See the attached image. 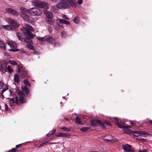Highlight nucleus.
<instances>
[{
    "instance_id": "3",
    "label": "nucleus",
    "mask_w": 152,
    "mask_h": 152,
    "mask_svg": "<svg viewBox=\"0 0 152 152\" xmlns=\"http://www.w3.org/2000/svg\"><path fill=\"white\" fill-rule=\"evenodd\" d=\"M60 2L57 4L56 7L58 9H64L66 7H72V5L68 0H60Z\"/></svg>"
},
{
    "instance_id": "10",
    "label": "nucleus",
    "mask_w": 152,
    "mask_h": 152,
    "mask_svg": "<svg viewBox=\"0 0 152 152\" xmlns=\"http://www.w3.org/2000/svg\"><path fill=\"white\" fill-rule=\"evenodd\" d=\"M5 10L7 12L11 13L14 15H19V13L16 11L11 8H6Z\"/></svg>"
},
{
    "instance_id": "31",
    "label": "nucleus",
    "mask_w": 152,
    "mask_h": 152,
    "mask_svg": "<svg viewBox=\"0 0 152 152\" xmlns=\"http://www.w3.org/2000/svg\"><path fill=\"white\" fill-rule=\"evenodd\" d=\"M9 62L13 65H16L17 64V62L13 60H10L9 61Z\"/></svg>"
},
{
    "instance_id": "51",
    "label": "nucleus",
    "mask_w": 152,
    "mask_h": 152,
    "mask_svg": "<svg viewBox=\"0 0 152 152\" xmlns=\"http://www.w3.org/2000/svg\"><path fill=\"white\" fill-rule=\"evenodd\" d=\"M63 16H62V18H64V19H68V18L66 16V15H62Z\"/></svg>"
},
{
    "instance_id": "52",
    "label": "nucleus",
    "mask_w": 152,
    "mask_h": 152,
    "mask_svg": "<svg viewBox=\"0 0 152 152\" xmlns=\"http://www.w3.org/2000/svg\"><path fill=\"white\" fill-rule=\"evenodd\" d=\"M56 129H54L52 132H51V133H52V134L53 135V134H54L56 132Z\"/></svg>"
},
{
    "instance_id": "29",
    "label": "nucleus",
    "mask_w": 152,
    "mask_h": 152,
    "mask_svg": "<svg viewBox=\"0 0 152 152\" xmlns=\"http://www.w3.org/2000/svg\"><path fill=\"white\" fill-rule=\"evenodd\" d=\"M90 127H83L81 128L80 130L82 132H85L90 129Z\"/></svg>"
},
{
    "instance_id": "63",
    "label": "nucleus",
    "mask_w": 152,
    "mask_h": 152,
    "mask_svg": "<svg viewBox=\"0 0 152 152\" xmlns=\"http://www.w3.org/2000/svg\"><path fill=\"white\" fill-rule=\"evenodd\" d=\"M151 152H152V151H151Z\"/></svg>"
},
{
    "instance_id": "32",
    "label": "nucleus",
    "mask_w": 152,
    "mask_h": 152,
    "mask_svg": "<svg viewBox=\"0 0 152 152\" xmlns=\"http://www.w3.org/2000/svg\"><path fill=\"white\" fill-rule=\"evenodd\" d=\"M7 69L10 72H12L13 71L11 66L8 65L7 68Z\"/></svg>"
},
{
    "instance_id": "4",
    "label": "nucleus",
    "mask_w": 152,
    "mask_h": 152,
    "mask_svg": "<svg viewBox=\"0 0 152 152\" xmlns=\"http://www.w3.org/2000/svg\"><path fill=\"white\" fill-rule=\"evenodd\" d=\"M33 6L39 8H44L46 10L48 9L49 7L45 2H42L37 0H34L31 1Z\"/></svg>"
},
{
    "instance_id": "58",
    "label": "nucleus",
    "mask_w": 152,
    "mask_h": 152,
    "mask_svg": "<svg viewBox=\"0 0 152 152\" xmlns=\"http://www.w3.org/2000/svg\"><path fill=\"white\" fill-rule=\"evenodd\" d=\"M149 122L152 125V120H150L149 121Z\"/></svg>"
},
{
    "instance_id": "55",
    "label": "nucleus",
    "mask_w": 152,
    "mask_h": 152,
    "mask_svg": "<svg viewBox=\"0 0 152 152\" xmlns=\"http://www.w3.org/2000/svg\"><path fill=\"white\" fill-rule=\"evenodd\" d=\"M18 97H16L15 98V103H17L18 102Z\"/></svg>"
},
{
    "instance_id": "1",
    "label": "nucleus",
    "mask_w": 152,
    "mask_h": 152,
    "mask_svg": "<svg viewBox=\"0 0 152 152\" xmlns=\"http://www.w3.org/2000/svg\"><path fill=\"white\" fill-rule=\"evenodd\" d=\"M22 31L23 32L24 35L29 38H26L24 39V41L27 43L31 44H32V42L31 39L33 38L34 35L32 33L30 32V31H34V28L30 25L27 24H25L24 27L21 29Z\"/></svg>"
},
{
    "instance_id": "38",
    "label": "nucleus",
    "mask_w": 152,
    "mask_h": 152,
    "mask_svg": "<svg viewBox=\"0 0 152 152\" xmlns=\"http://www.w3.org/2000/svg\"><path fill=\"white\" fill-rule=\"evenodd\" d=\"M46 21L49 24L52 25L53 23V21L50 19L46 20Z\"/></svg>"
},
{
    "instance_id": "47",
    "label": "nucleus",
    "mask_w": 152,
    "mask_h": 152,
    "mask_svg": "<svg viewBox=\"0 0 152 152\" xmlns=\"http://www.w3.org/2000/svg\"><path fill=\"white\" fill-rule=\"evenodd\" d=\"M4 106L5 107V110H8V107L7 104L6 103L4 104Z\"/></svg>"
},
{
    "instance_id": "41",
    "label": "nucleus",
    "mask_w": 152,
    "mask_h": 152,
    "mask_svg": "<svg viewBox=\"0 0 152 152\" xmlns=\"http://www.w3.org/2000/svg\"><path fill=\"white\" fill-rule=\"evenodd\" d=\"M10 51L15 52V51H18V49H10Z\"/></svg>"
},
{
    "instance_id": "37",
    "label": "nucleus",
    "mask_w": 152,
    "mask_h": 152,
    "mask_svg": "<svg viewBox=\"0 0 152 152\" xmlns=\"http://www.w3.org/2000/svg\"><path fill=\"white\" fill-rule=\"evenodd\" d=\"M26 46L28 48L31 50H33L34 49V47L31 45H27Z\"/></svg>"
},
{
    "instance_id": "46",
    "label": "nucleus",
    "mask_w": 152,
    "mask_h": 152,
    "mask_svg": "<svg viewBox=\"0 0 152 152\" xmlns=\"http://www.w3.org/2000/svg\"><path fill=\"white\" fill-rule=\"evenodd\" d=\"M77 3L79 4H82L83 3V0H78Z\"/></svg>"
},
{
    "instance_id": "57",
    "label": "nucleus",
    "mask_w": 152,
    "mask_h": 152,
    "mask_svg": "<svg viewBox=\"0 0 152 152\" xmlns=\"http://www.w3.org/2000/svg\"><path fill=\"white\" fill-rule=\"evenodd\" d=\"M21 145V144H20L18 145H17L16 146V147H17V148H18L19 147V146Z\"/></svg>"
},
{
    "instance_id": "39",
    "label": "nucleus",
    "mask_w": 152,
    "mask_h": 152,
    "mask_svg": "<svg viewBox=\"0 0 152 152\" xmlns=\"http://www.w3.org/2000/svg\"><path fill=\"white\" fill-rule=\"evenodd\" d=\"M103 122L104 123V124H104L110 126L111 125L109 121H104Z\"/></svg>"
},
{
    "instance_id": "17",
    "label": "nucleus",
    "mask_w": 152,
    "mask_h": 152,
    "mask_svg": "<svg viewBox=\"0 0 152 152\" xmlns=\"http://www.w3.org/2000/svg\"><path fill=\"white\" fill-rule=\"evenodd\" d=\"M56 136L57 137H68L70 135L66 133H59L58 134H56Z\"/></svg>"
},
{
    "instance_id": "18",
    "label": "nucleus",
    "mask_w": 152,
    "mask_h": 152,
    "mask_svg": "<svg viewBox=\"0 0 152 152\" xmlns=\"http://www.w3.org/2000/svg\"><path fill=\"white\" fill-rule=\"evenodd\" d=\"M21 16L26 22H28L29 20V17L26 14H21Z\"/></svg>"
},
{
    "instance_id": "13",
    "label": "nucleus",
    "mask_w": 152,
    "mask_h": 152,
    "mask_svg": "<svg viewBox=\"0 0 152 152\" xmlns=\"http://www.w3.org/2000/svg\"><path fill=\"white\" fill-rule=\"evenodd\" d=\"M44 13L46 15L47 17L49 19H52L53 16L51 12L47 10H44Z\"/></svg>"
},
{
    "instance_id": "45",
    "label": "nucleus",
    "mask_w": 152,
    "mask_h": 152,
    "mask_svg": "<svg viewBox=\"0 0 152 152\" xmlns=\"http://www.w3.org/2000/svg\"><path fill=\"white\" fill-rule=\"evenodd\" d=\"M66 35V34L65 32H63L61 34V35L62 37H64Z\"/></svg>"
},
{
    "instance_id": "25",
    "label": "nucleus",
    "mask_w": 152,
    "mask_h": 152,
    "mask_svg": "<svg viewBox=\"0 0 152 152\" xmlns=\"http://www.w3.org/2000/svg\"><path fill=\"white\" fill-rule=\"evenodd\" d=\"M60 129L66 132H69L71 131V129L70 128H67L64 126L61 127Z\"/></svg>"
},
{
    "instance_id": "5",
    "label": "nucleus",
    "mask_w": 152,
    "mask_h": 152,
    "mask_svg": "<svg viewBox=\"0 0 152 152\" xmlns=\"http://www.w3.org/2000/svg\"><path fill=\"white\" fill-rule=\"evenodd\" d=\"M29 15L31 16H38L40 15L42 12L38 8L33 7L30 9Z\"/></svg>"
},
{
    "instance_id": "42",
    "label": "nucleus",
    "mask_w": 152,
    "mask_h": 152,
    "mask_svg": "<svg viewBox=\"0 0 152 152\" xmlns=\"http://www.w3.org/2000/svg\"><path fill=\"white\" fill-rule=\"evenodd\" d=\"M16 149L15 148H13L11 150H9V152H15L16 151Z\"/></svg>"
},
{
    "instance_id": "48",
    "label": "nucleus",
    "mask_w": 152,
    "mask_h": 152,
    "mask_svg": "<svg viewBox=\"0 0 152 152\" xmlns=\"http://www.w3.org/2000/svg\"><path fill=\"white\" fill-rule=\"evenodd\" d=\"M60 45V43L59 42H56L54 44V45L55 46H57Z\"/></svg>"
},
{
    "instance_id": "30",
    "label": "nucleus",
    "mask_w": 152,
    "mask_h": 152,
    "mask_svg": "<svg viewBox=\"0 0 152 152\" xmlns=\"http://www.w3.org/2000/svg\"><path fill=\"white\" fill-rule=\"evenodd\" d=\"M6 87H8L7 86H6V85L4 84V83H2L0 81V88L1 89H2L3 90Z\"/></svg>"
},
{
    "instance_id": "60",
    "label": "nucleus",
    "mask_w": 152,
    "mask_h": 152,
    "mask_svg": "<svg viewBox=\"0 0 152 152\" xmlns=\"http://www.w3.org/2000/svg\"><path fill=\"white\" fill-rule=\"evenodd\" d=\"M2 104H4V103H2Z\"/></svg>"
},
{
    "instance_id": "40",
    "label": "nucleus",
    "mask_w": 152,
    "mask_h": 152,
    "mask_svg": "<svg viewBox=\"0 0 152 152\" xmlns=\"http://www.w3.org/2000/svg\"><path fill=\"white\" fill-rule=\"evenodd\" d=\"M24 83L26 85H29L30 84L29 83L27 80H25L24 81Z\"/></svg>"
},
{
    "instance_id": "14",
    "label": "nucleus",
    "mask_w": 152,
    "mask_h": 152,
    "mask_svg": "<svg viewBox=\"0 0 152 152\" xmlns=\"http://www.w3.org/2000/svg\"><path fill=\"white\" fill-rule=\"evenodd\" d=\"M6 43L9 45L11 48H15L17 47V44L12 41L8 40L7 41Z\"/></svg>"
},
{
    "instance_id": "8",
    "label": "nucleus",
    "mask_w": 152,
    "mask_h": 152,
    "mask_svg": "<svg viewBox=\"0 0 152 152\" xmlns=\"http://www.w3.org/2000/svg\"><path fill=\"white\" fill-rule=\"evenodd\" d=\"M122 148L126 152H133L131 146L127 144L123 145Z\"/></svg>"
},
{
    "instance_id": "44",
    "label": "nucleus",
    "mask_w": 152,
    "mask_h": 152,
    "mask_svg": "<svg viewBox=\"0 0 152 152\" xmlns=\"http://www.w3.org/2000/svg\"><path fill=\"white\" fill-rule=\"evenodd\" d=\"M16 71L17 72H19L20 71V67L19 66H17V67L16 69Z\"/></svg>"
},
{
    "instance_id": "28",
    "label": "nucleus",
    "mask_w": 152,
    "mask_h": 152,
    "mask_svg": "<svg viewBox=\"0 0 152 152\" xmlns=\"http://www.w3.org/2000/svg\"><path fill=\"white\" fill-rule=\"evenodd\" d=\"M14 80L15 82L16 83H18L19 82V77L18 75L17 74H15L14 75Z\"/></svg>"
},
{
    "instance_id": "21",
    "label": "nucleus",
    "mask_w": 152,
    "mask_h": 152,
    "mask_svg": "<svg viewBox=\"0 0 152 152\" xmlns=\"http://www.w3.org/2000/svg\"><path fill=\"white\" fill-rule=\"evenodd\" d=\"M6 44L5 43L0 40V48L3 50H5L6 49Z\"/></svg>"
},
{
    "instance_id": "2",
    "label": "nucleus",
    "mask_w": 152,
    "mask_h": 152,
    "mask_svg": "<svg viewBox=\"0 0 152 152\" xmlns=\"http://www.w3.org/2000/svg\"><path fill=\"white\" fill-rule=\"evenodd\" d=\"M116 124L119 128L123 129V131L127 133L136 134L137 135V136L140 135L142 136V137H144L145 135L147 134L146 132L144 131H132L129 129V128L130 127V126H126L121 123H119V122H117Z\"/></svg>"
},
{
    "instance_id": "19",
    "label": "nucleus",
    "mask_w": 152,
    "mask_h": 152,
    "mask_svg": "<svg viewBox=\"0 0 152 152\" xmlns=\"http://www.w3.org/2000/svg\"><path fill=\"white\" fill-rule=\"evenodd\" d=\"M47 41L49 43H53L55 41V39L51 37H48L46 39Z\"/></svg>"
},
{
    "instance_id": "20",
    "label": "nucleus",
    "mask_w": 152,
    "mask_h": 152,
    "mask_svg": "<svg viewBox=\"0 0 152 152\" xmlns=\"http://www.w3.org/2000/svg\"><path fill=\"white\" fill-rule=\"evenodd\" d=\"M8 102L9 103L10 106H12L15 104V101L14 98L11 99H8Z\"/></svg>"
},
{
    "instance_id": "27",
    "label": "nucleus",
    "mask_w": 152,
    "mask_h": 152,
    "mask_svg": "<svg viewBox=\"0 0 152 152\" xmlns=\"http://www.w3.org/2000/svg\"><path fill=\"white\" fill-rule=\"evenodd\" d=\"M8 87H6L4 88L3 90H2L1 91V92L0 93V95L1 96L4 98V96L3 95V94L6 91L8 90Z\"/></svg>"
},
{
    "instance_id": "36",
    "label": "nucleus",
    "mask_w": 152,
    "mask_h": 152,
    "mask_svg": "<svg viewBox=\"0 0 152 152\" xmlns=\"http://www.w3.org/2000/svg\"><path fill=\"white\" fill-rule=\"evenodd\" d=\"M37 39L41 42H43L45 41V39L44 37L41 38L38 37Z\"/></svg>"
},
{
    "instance_id": "16",
    "label": "nucleus",
    "mask_w": 152,
    "mask_h": 152,
    "mask_svg": "<svg viewBox=\"0 0 152 152\" xmlns=\"http://www.w3.org/2000/svg\"><path fill=\"white\" fill-rule=\"evenodd\" d=\"M1 28H4L7 30L9 31L12 30L13 28L10 25H1L0 26V29Z\"/></svg>"
},
{
    "instance_id": "49",
    "label": "nucleus",
    "mask_w": 152,
    "mask_h": 152,
    "mask_svg": "<svg viewBox=\"0 0 152 152\" xmlns=\"http://www.w3.org/2000/svg\"><path fill=\"white\" fill-rule=\"evenodd\" d=\"M48 143V142H43V143H42L41 144H40V145L45 146V145H46Z\"/></svg>"
},
{
    "instance_id": "34",
    "label": "nucleus",
    "mask_w": 152,
    "mask_h": 152,
    "mask_svg": "<svg viewBox=\"0 0 152 152\" xmlns=\"http://www.w3.org/2000/svg\"><path fill=\"white\" fill-rule=\"evenodd\" d=\"M73 21L75 23H78L79 22V20L78 17H75L73 20Z\"/></svg>"
},
{
    "instance_id": "24",
    "label": "nucleus",
    "mask_w": 152,
    "mask_h": 152,
    "mask_svg": "<svg viewBox=\"0 0 152 152\" xmlns=\"http://www.w3.org/2000/svg\"><path fill=\"white\" fill-rule=\"evenodd\" d=\"M19 101L21 103H23L26 102L24 97L23 96H20L19 97Z\"/></svg>"
},
{
    "instance_id": "35",
    "label": "nucleus",
    "mask_w": 152,
    "mask_h": 152,
    "mask_svg": "<svg viewBox=\"0 0 152 152\" xmlns=\"http://www.w3.org/2000/svg\"><path fill=\"white\" fill-rule=\"evenodd\" d=\"M24 90L25 93L27 94H28L29 93V90L27 88L26 86L24 87Z\"/></svg>"
},
{
    "instance_id": "50",
    "label": "nucleus",
    "mask_w": 152,
    "mask_h": 152,
    "mask_svg": "<svg viewBox=\"0 0 152 152\" xmlns=\"http://www.w3.org/2000/svg\"><path fill=\"white\" fill-rule=\"evenodd\" d=\"M138 152H148L147 150L145 149H144L143 150H140Z\"/></svg>"
},
{
    "instance_id": "11",
    "label": "nucleus",
    "mask_w": 152,
    "mask_h": 152,
    "mask_svg": "<svg viewBox=\"0 0 152 152\" xmlns=\"http://www.w3.org/2000/svg\"><path fill=\"white\" fill-rule=\"evenodd\" d=\"M7 62L6 61H4L1 64V69L2 70L3 72H7Z\"/></svg>"
},
{
    "instance_id": "59",
    "label": "nucleus",
    "mask_w": 152,
    "mask_h": 152,
    "mask_svg": "<svg viewBox=\"0 0 152 152\" xmlns=\"http://www.w3.org/2000/svg\"><path fill=\"white\" fill-rule=\"evenodd\" d=\"M65 119V120H66V121H68V120H68V119Z\"/></svg>"
},
{
    "instance_id": "9",
    "label": "nucleus",
    "mask_w": 152,
    "mask_h": 152,
    "mask_svg": "<svg viewBox=\"0 0 152 152\" xmlns=\"http://www.w3.org/2000/svg\"><path fill=\"white\" fill-rule=\"evenodd\" d=\"M57 23L59 26H62L61 24L63 23L67 25L70 24V23L68 21L64 19H60L57 20Z\"/></svg>"
},
{
    "instance_id": "62",
    "label": "nucleus",
    "mask_w": 152,
    "mask_h": 152,
    "mask_svg": "<svg viewBox=\"0 0 152 152\" xmlns=\"http://www.w3.org/2000/svg\"><path fill=\"white\" fill-rule=\"evenodd\" d=\"M115 118V119H116V118Z\"/></svg>"
},
{
    "instance_id": "22",
    "label": "nucleus",
    "mask_w": 152,
    "mask_h": 152,
    "mask_svg": "<svg viewBox=\"0 0 152 152\" xmlns=\"http://www.w3.org/2000/svg\"><path fill=\"white\" fill-rule=\"evenodd\" d=\"M21 76L22 77H28L27 72L26 71H21L20 72Z\"/></svg>"
},
{
    "instance_id": "43",
    "label": "nucleus",
    "mask_w": 152,
    "mask_h": 152,
    "mask_svg": "<svg viewBox=\"0 0 152 152\" xmlns=\"http://www.w3.org/2000/svg\"><path fill=\"white\" fill-rule=\"evenodd\" d=\"M52 28L51 27L49 26L48 27V30L49 32L51 33L52 31Z\"/></svg>"
},
{
    "instance_id": "6",
    "label": "nucleus",
    "mask_w": 152,
    "mask_h": 152,
    "mask_svg": "<svg viewBox=\"0 0 152 152\" xmlns=\"http://www.w3.org/2000/svg\"><path fill=\"white\" fill-rule=\"evenodd\" d=\"M99 124L102 127H104L103 123L99 120L92 119L91 121V125L92 126H95Z\"/></svg>"
},
{
    "instance_id": "33",
    "label": "nucleus",
    "mask_w": 152,
    "mask_h": 152,
    "mask_svg": "<svg viewBox=\"0 0 152 152\" xmlns=\"http://www.w3.org/2000/svg\"><path fill=\"white\" fill-rule=\"evenodd\" d=\"M17 36L18 39L22 41V34L19 33H18L17 34Z\"/></svg>"
},
{
    "instance_id": "15",
    "label": "nucleus",
    "mask_w": 152,
    "mask_h": 152,
    "mask_svg": "<svg viewBox=\"0 0 152 152\" xmlns=\"http://www.w3.org/2000/svg\"><path fill=\"white\" fill-rule=\"evenodd\" d=\"M20 10L21 12V14H28L29 15L30 9H27L23 7H21L20 8Z\"/></svg>"
},
{
    "instance_id": "12",
    "label": "nucleus",
    "mask_w": 152,
    "mask_h": 152,
    "mask_svg": "<svg viewBox=\"0 0 152 152\" xmlns=\"http://www.w3.org/2000/svg\"><path fill=\"white\" fill-rule=\"evenodd\" d=\"M102 137L103 140L107 142L111 141L113 138L112 136L109 134H106L104 136H102Z\"/></svg>"
},
{
    "instance_id": "26",
    "label": "nucleus",
    "mask_w": 152,
    "mask_h": 152,
    "mask_svg": "<svg viewBox=\"0 0 152 152\" xmlns=\"http://www.w3.org/2000/svg\"><path fill=\"white\" fill-rule=\"evenodd\" d=\"M69 1L72 5V7H77V2L75 1L74 0H69Z\"/></svg>"
},
{
    "instance_id": "53",
    "label": "nucleus",
    "mask_w": 152,
    "mask_h": 152,
    "mask_svg": "<svg viewBox=\"0 0 152 152\" xmlns=\"http://www.w3.org/2000/svg\"><path fill=\"white\" fill-rule=\"evenodd\" d=\"M130 124L133 125H134L135 124L134 122L132 121H130Z\"/></svg>"
},
{
    "instance_id": "7",
    "label": "nucleus",
    "mask_w": 152,
    "mask_h": 152,
    "mask_svg": "<svg viewBox=\"0 0 152 152\" xmlns=\"http://www.w3.org/2000/svg\"><path fill=\"white\" fill-rule=\"evenodd\" d=\"M7 22L11 26L17 27H18V24L13 19L11 18H8L7 19Z\"/></svg>"
},
{
    "instance_id": "23",
    "label": "nucleus",
    "mask_w": 152,
    "mask_h": 152,
    "mask_svg": "<svg viewBox=\"0 0 152 152\" xmlns=\"http://www.w3.org/2000/svg\"><path fill=\"white\" fill-rule=\"evenodd\" d=\"M81 118L79 116H77L76 117V123L78 124H81Z\"/></svg>"
},
{
    "instance_id": "54",
    "label": "nucleus",
    "mask_w": 152,
    "mask_h": 152,
    "mask_svg": "<svg viewBox=\"0 0 152 152\" xmlns=\"http://www.w3.org/2000/svg\"><path fill=\"white\" fill-rule=\"evenodd\" d=\"M52 135V133H50V132L48 134H47V136L48 137H49Z\"/></svg>"
},
{
    "instance_id": "56",
    "label": "nucleus",
    "mask_w": 152,
    "mask_h": 152,
    "mask_svg": "<svg viewBox=\"0 0 152 152\" xmlns=\"http://www.w3.org/2000/svg\"><path fill=\"white\" fill-rule=\"evenodd\" d=\"M55 9H56V7L54 6H53L51 8V9H52V10L55 11Z\"/></svg>"
},
{
    "instance_id": "61",
    "label": "nucleus",
    "mask_w": 152,
    "mask_h": 152,
    "mask_svg": "<svg viewBox=\"0 0 152 152\" xmlns=\"http://www.w3.org/2000/svg\"><path fill=\"white\" fill-rule=\"evenodd\" d=\"M46 18H45V19L46 20Z\"/></svg>"
}]
</instances>
